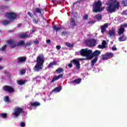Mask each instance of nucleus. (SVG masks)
Masks as SVG:
<instances>
[{
	"mask_svg": "<svg viewBox=\"0 0 127 127\" xmlns=\"http://www.w3.org/2000/svg\"><path fill=\"white\" fill-rule=\"evenodd\" d=\"M76 54L79 55L80 54L81 56H84V57H87L88 59H92L93 56H95L96 58L101 54V51L98 50H96L93 53V51L91 50H89L88 48L83 49L79 52H77Z\"/></svg>",
	"mask_w": 127,
	"mask_h": 127,
	"instance_id": "f257e3e1",
	"label": "nucleus"
},
{
	"mask_svg": "<svg viewBox=\"0 0 127 127\" xmlns=\"http://www.w3.org/2000/svg\"><path fill=\"white\" fill-rule=\"evenodd\" d=\"M120 7V2L117 0H109L108 3L107 10L110 13H113L116 11V9Z\"/></svg>",
	"mask_w": 127,
	"mask_h": 127,
	"instance_id": "f03ea898",
	"label": "nucleus"
},
{
	"mask_svg": "<svg viewBox=\"0 0 127 127\" xmlns=\"http://www.w3.org/2000/svg\"><path fill=\"white\" fill-rule=\"evenodd\" d=\"M44 60L45 58L43 54L39 55L37 57V64L34 68V69L36 72H38V71L40 70H42V69H43V64L44 63Z\"/></svg>",
	"mask_w": 127,
	"mask_h": 127,
	"instance_id": "7ed1b4c3",
	"label": "nucleus"
},
{
	"mask_svg": "<svg viewBox=\"0 0 127 127\" xmlns=\"http://www.w3.org/2000/svg\"><path fill=\"white\" fill-rule=\"evenodd\" d=\"M102 6V1L99 0L98 1H95L93 5V12H100L102 10L105 9V7Z\"/></svg>",
	"mask_w": 127,
	"mask_h": 127,
	"instance_id": "20e7f679",
	"label": "nucleus"
},
{
	"mask_svg": "<svg viewBox=\"0 0 127 127\" xmlns=\"http://www.w3.org/2000/svg\"><path fill=\"white\" fill-rule=\"evenodd\" d=\"M7 43L9 44L10 47L11 48H14L15 46H18V47H20V46H22V45H24V41H21L20 42H18L16 44V41L13 40H9L7 41Z\"/></svg>",
	"mask_w": 127,
	"mask_h": 127,
	"instance_id": "39448f33",
	"label": "nucleus"
},
{
	"mask_svg": "<svg viewBox=\"0 0 127 127\" xmlns=\"http://www.w3.org/2000/svg\"><path fill=\"white\" fill-rule=\"evenodd\" d=\"M23 113V109L19 107H16L12 113V116L16 119L20 116V114Z\"/></svg>",
	"mask_w": 127,
	"mask_h": 127,
	"instance_id": "423d86ee",
	"label": "nucleus"
},
{
	"mask_svg": "<svg viewBox=\"0 0 127 127\" xmlns=\"http://www.w3.org/2000/svg\"><path fill=\"white\" fill-rule=\"evenodd\" d=\"M97 44H98L97 40L94 39H88L86 41V45L90 47H94V46H96Z\"/></svg>",
	"mask_w": 127,
	"mask_h": 127,
	"instance_id": "0eeeda50",
	"label": "nucleus"
},
{
	"mask_svg": "<svg viewBox=\"0 0 127 127\" xmlns=\"http://www.w3.org/2000/svg\"><path fill=\"white\" fill-rule=\"evenodd\" d=\"M127 27V24H124L120 26V28L118 29V34L119 35H122L125 32V28Z\"/></svg>",
	"mask_w": 127,
	"mask_h": 127,
	"instance_id": "6e6552de",
	"label": "nucleus"
},
{
	"mask_svg": "<svg viewBox=\"0 0 127 127\" xmlns=\"http://www.w3.org/2000/svg\"><path fill=\"white\" fill-rule=\"evenodd\" d=\"M5 16L10 19H15V17H16V14L13 12H7Z\"/></svg>",
	"mask_w": 127,
	"mask_h": 127,
	"instance_id": "1a4fd4ad",
	"label": "nucleus"
},
{
	"mask_svg": "<svg viewBox=\"0 0 127 127\" xmlns=\"http://www.w3.org/2000/svg\"><path fill=\"white\" fill-rule=\"evenodd\" d=\"M3 89L5 92H8V93H12L13 92L14 89L12 87L9 86H4L3 87Z\"/></svg>",
	"mask_w": 127,
	"mask_h": 127,
	"instance_id": "9d476101",
	"label": "nucleus"
},
{
	"mask_svg": "<svg viewBox=\"0 0 127 127\" xmlns=\"http://www.w3.org/2000/svg\"><path fill=\"white\" fill-rule=\"evenodd\" d=\"M71 63H73V64L74 65H75L76 68L79 70V69H80V63L79 62V61H78V60L77 59H74L72 61H71Z\"/></svg>",
	"mask_w": 127,
	"mask_h": 127,
	"instance_id": "9b49d317",
	"label": "nucleus"
},
{
	"mask_svg": "<svg viewBox=\"0 0 127 127\" xmlns=\"http://www.w3.org/2000/svg\"><path fill=\"white\" fill-rule=\"evenodd\" d=\"M29 32H26V33L21 34L19 36L20 38H29V37H32V36L28 34Z\"/></svg>",
	"mask_w": 127,
	"mask_h": 127,
	"instance_id": "f8f14e48",
	"label": "nucleus"
},
{
	"mask_svg": "<svg viewBox=\"0 0 127 127\" xmlns=\"http://www.w3.org/2000/svg\"><path fill=\"white\" fill-rule=\"evenodd\" d=\"M109 26L108 23H106L104 25L101 26V32L102 33H104L106 31V29L108 28V27Z\"/></svg>",
	"mask_w": 127,
	"mask_h": 127,
	"instance_id": "ddd939ff",
	"label": "nucleus"
},
{
	"mask_svg": "<svg viewBox=\"0 0 127 127\" xmlns=\"http://www.w3.org/2000/svg\"><path fill=\"white\" fill-rule=\"evenodd\" d=\"M63 77V74H60L58 76H56L55 77L53 78L52 81H51V83H53V82H55V81H57V80H59L61 78H62Z\"/></svg>",
	"mask_w": 127,
	"mask_h": 127,
	"instance_id": "4468645a",
	"label": "nucleus"
},
{
	"mask_svg": "<svg viewBox=\"0 0 127 127\" xmlns=\"http://www.w3.org/2000/svg\"><path fill=\"white\" fill-rule=\"evenodd\" d=\"M109 34L110 37L115 36V35H116V30L114 28H112V30L109 31Z\"/></svg>",
	"mask_w": 127,
	"mask_h": 127,
	"instance_id": "2eb2a0df",
	"label": "nucleus"
},
{
	"mask_svg": "<svg viewBox=\"0 0 127 127\" xmlns=\"http://www.w3.org/2000/svg\"><path fill=\"white\" fill-rule=\"evenodd\" d=\"M81 81H82V79L78 78V79H77L72 81L71 83L73 85H76V84H80V83H81Z\"/></svg>",
	"mask_w": 127,
	"mask_h": 127,
	"instance_id": "dca6fc26",
	"label": "nucleus"
},
{
	"mask_svg": "<svg viewBox=\"0 0 127 127\" xmlns=\"http://www.w3.org/2000/svg\"><path fill=\"white\" fill-rule=\"evenodd\" d=\"M17 60L19 63H22V62H25L26 60V58L25 57L18 58Z\"/></svg>",
	"mask_w": 127,
	"mask_h": 127,
	"instance_id": "f3484780",
	"label": "nucleus"
},
{
	"mask_svg": "<svg viewBox=\"0 0 127 127\" xmlns=\"http://www.w3.org/2000/svg\"><path fill=\"white\" fill-rule=\"evenodd\" d=\"M70 23L71 26H72V27L76 26V22L75 21V20L73 18L71 19Z\"/></svg>",
	"mask_w": 127,
	"mask_h": 127,
	"instance_id": "a211bd4d",
	"label": "nucleus"
},
{
	"mask_svg": "<svg viewBox=\"0 0 127 127\" xmlns=\"http://www.w3.org/2000/svg\"><path fill=\"white\" fill-rule=\"evenodd\" d=\"M119 40L120 42L126 41V40H127V37L126 35H123L122 37H121L119 38Z\"/></svg>",
	"mask_w": 127,
	"mask_h": 127,
	"instance_id": "6ab92c4d",
	"label": "nucleus"
},
{
	"mask_svg": "<svg viewBox=\"0 0 127 127\" xmlns=\"http://www.w3.org/2000/svg\"><path fill=\"white\" fill-rule=\"evenodd\" d=\"M62 90V87L61 86L58 87L56 88H55L53 91L54 92H56V93H58V92H60Z\"/></svg>",
	"mask_w": 127,
	"mask_h": 127,
	"instance_id": "aec40b11",
	"label": "nucleus"
},
{
	"mask_svg": "<svg viewBox=\"0 0 127 127\" xmlns=\"http://www.w3.org/2000/svg\"><path fill=\"white\" fill-rule=\"evenodd\" d=\"M53 28L54 30H56V31H58V30H60V29H61V26L55 25L53 26Z\"/></svg>",
	"mask_w": 127,
	"mask_h": 127,
	"instance_id": "412c9836",
	"label": "nucleus"
},
{
	"mask_svg": "<svg viewBox=\"0 0 127 127\" xmlns=\"http://www.w3.org/2000/svg\"><path fill=\"white\" fill-rule=\"evenodd\" d=\"M31 106H32V107H37L38 106H40V103L39 102H32L31 103Z\"/></svg>",
	"mask_w": 127,
	"mask_h": 127,
	"instance_id": "4be33fe9",
	"label": "nucleus"
},
{
	"mask_svg": "<svg viewBox=\"0 0 127 127\" xmlns=\"http://www.w3.org/2000/svg\"><path fill=\"white\" fill-rule=\"evenodd\" d=\"M98 61V58H94L92 61H91V66L93 67L94 65L96 64V62Z\"/></svg>",
	"mask_w": 127,
	"mask_h": 127,
	"instance_id": "5701e85b",
	"label": "nucleus"
},
{
	"mask_svg": "<svg viewBox=\"0 0 127 127\" xmlns=\"http://www.w3.org/2000/svg\"><path fill=\"white\" fill-rule=\"evenodd\" d=\"M56 72L58 74H60V73H62L63 72H64V69L62 68H59L56 70Z\"/></svg>",
	"mask_w": 127,
	"mask_h": 127,
	"instance_id": "b1692460",
	"label": "nucleus"
},
{
	"mask_svg": "<svg viewBox=\"0 0 127 127\" xmlns=\"http://www.w3.org/2000/svg\"><path fill=\"white\" fill-rule=\"evenodd\" d=\"M56 65V63L55 62H52V63H50L48 66H47V68H51V67H53V66Z\"/></svg>",
	"mask_w": 127,
	"mask_h": 127,
	"instance_id": "393cba45",
	"label": "nucleus"
},
{
	"mask_svg": "<svg viewBox=\"0 0 127 127\" xmlns=\"http://www.w3.org/2000/svg\"><path fill=\"white\" fill-rule=\"evenodd\" d=\"M94 18H95V19H97V20H101V19H102V15L101 14H98V15H96Z\"/></svg>",
	"mask_w": 127,
	"mask_h": 127,
	"instance_id": "a878e982",
	"label": "nucleus"
},
{
	"mask_svg": "<svg viewBox=\"0 0 127 127\" xmlns=\"http://www.w3.org/2000/svg\"><path fill=\"white\" fill-rule=\"evenodd\" d=\"M1 23H2V24H3V25H7V24L9 23V21L6 20L4 21H1Z\"/></svg>",
	"mask_w": 127,
	"mask_h": 127,
	"instance_id": "bb28decb",
	"label": "nucleus"
},
{
	"mask_svg": "<svg viewBox=\"0 0 127 127\" xmlns=\"http://www.w3.org/2000/svg\"><path fill=\"white\" fill-rule=\"evenodd\" d=\"M106 55H107L108 58H112L114 57V54L112 53H106Z\"/></svg>",
	"mask_w": 127,
	"mask_h": 127,
	"instance_id": "cd10ccee",
	"label": "nucleus"
},
{
	"mask_svg": "<svg viewBox=\"0 0 127 127\" xmlns=\"http://www.w3.org/2000/svg\"><path fill=\"white\" fill-rule=\"evenodd\" d=\"M102 60H104V61L109 59V58H108V56L106 54L104 55H102Z\"/></svg>",
	"mask_w": 127,
	"mask_h": 127,
	"instance_id": "c85d7f7f",
	"label": "nucleus"
},
{
	"mask_svg": "<svg viewBox=\"0 0 127 127\" xmlns=\"http://www.w3.org/2000/svg\"><path fill=\"white\" fill-rule=\"evenodd\" d=\"M7 115L5 113H3L1 114H0V117L2 118V119H5L7 117Z\"/></svg>",
	"mask_w": 127,
	"mask_h": 127,
	"instance_id": "c756f323",
	"label": "nucleus"
},
{
	"mask_svg": "<svg viewBox=\"0 0 127 127\" xmlns=\"http://www.w3.org/2000/svg\"><path fill=\"white\" fill-rule=\"evenodd\" d=\"M5 48H6V45L1 47V48L0 49V51H1V52H3V51L5 50Z\"/></svg>",
	"mask_w": 127,
	"mask_h": 127,
	"instance_id": "7c9ffc66",
	"label": "nucleus"
},
{
	"mask_svg": "<svg viewBox=\"0 0 127 127\" xmlns=\"http://www.w3.org/2000/svg\"><path fill=\"white\" fill-rule=\"evenodd\" d=\"M35 31H36V28L33 27V29H32L30 31V34H32V33H34V32H35Z\"/></svg>",
	"mask_w": 127,
	"mask_h": 127,
	"instance_id": "2f4dec72",
	"label": "nucleus"
},
{
	"mask_svg": "<svg viewBox=\"0 0 127 127\" xmlns=\"http://www.w3.org/2000/svg\"><path fill=\"white\" fill-rule=\"evenodd\" d=\"M122 3L124 6H127V0H123Z\"/></svg>",
	"mask_w": 127,
	"mask_h": 127,
	"instance_id": "473e14b6",
	"label": "nucleus"
},
{
	"mask_svg": "<svg viewBox=\"0 0 127 127\" xmlns=\"http://www.w3.org/2000/svg\"><path fill=\"white\" fill-rule=\"evenodd\" d=\"M4 100L6 103H8V102H9V98H8V97L7 96H5Z\"/></svg>",
	"mask_w": 127,
	"mask_h": 127,
	"instance_id": "72a5a7b5",
	"label": "nucleus"
},
{
	"mask_svg": "<svg viewBox=\"0 0 127 127\" xmlns=\"http://www.w3.org/2000/svg\"><path fill=\"white\" fill-rule=\"evenodd\" d=\"M24 81H22V80H19L18 81V85H23V84H24Z\"/></svg>",
	"mask_w": 127,
	"mask_h": 127,
	"instance_id": "f704fd0d",
	"label": "nucleus"
},
{
	"mask_svg": "<svg viewBox=\"0 0 127 127\" xmlns=\"http://www.w3.org/2000/svg\"><path fill=\"white\" fill-rule=\"evenodd\" d=\"M98 48H100V49H104L106 48V46L102 45H98Z\"/></svg>",
	"mask_w": 127,
	"mask_h": 127,
	"instance_id": "c9c22d12",
	"label": "nucleus"
},
{
	"mask_svg": "<svg viewBox=\"0 0 127 127\" xmlns=\"http://www.w3.org/2000/svg\"><path fill=\"white\" fill-rule=\"evenodd\" d=\"M35 11L36 12L41 14V10H40V9H39V8H36Z\"/></svg>",
	"mask_w": 127,
	"mask_h": 127,
	"instance_id": "e433bc0d",
	"label": "nucleus"
},
{
	"mask_svg": "<svg viewBox=\"0 0 127 127\" xmlns=\"http://www.w3.org/2000/svg\"><path fill=\"white\" fill-rule=\"evenodd\" d=\"M65 45L66 46H67V47H73V44H71L69 43H66Z\"/></svg>",
	"mask_w": 127,
	"mask_h": 127,
	"instance_id": "4c0bfd02",
	"label": "nucleus"
},
{
	"mask_svg": "<svg viewBox=\"0 0 127 127\" xmlns=\"http://www.w3.org/2000/svg\"><path fill=\"white\" fill-rule=\"evenodd\" d=\"M33 23H36V24H37V23H38V22H39V19H34L33 20Z\"/></svg>",
	"mask_w": 127,
	"mask_h": 127,
	"instance_id": "58836bf2",
	"label": "nucleus"
},
{
	"mask_svg": "<svg viewBox=\"0 0 127 127\" xmlns=\"http://www.w3.org/2000/svg\"><path fill=\"white\" fill-rule=\"evenodd\" d=\"M20 74H21V75H23V74H25V70L23 69L20 70Z\"/></svg>",
	"mask_w": 127,
	"mask_h": 127,
	"instance_id": "ea45409f",
	"label": "nucleus"
},
{
	"mask_svg": "<svg viewBox=\"0 0 127 127\" xmlns=\"http://www.w3.org/2000/svg\"><path fill=\"white\" fill-rule=\"evenodd\" d=\"M31 44H32V43L31 42L27 43L25 45V47H27V46H30V45H31Z\"/></svg>",
	"mask_w": 127,
	"mask_h": 127,
	"instance_id": "a19ab883",
	"label": "nucleus"
},
{
	"mask_svg": "<svg viewBox=\"0 0 127 127\" xmlns=\"http://www.w3.org/2000/svg\"><path fill=\"white\" fill-rule=\"evenodd\" d=\"M2 73L4 74L5 75H8L9 76V75H10L9 73H8L7 72H6V71L4 70L3 71H2Z\"/></svg>",
	"mask_w": 127,
	"mask_h": 127,
	"instance_id": "79ce46f5",
	"label": "nucleus"
},
{
	"mask_svg": "<svg viewBox=\"0 0 127 127\" xmlns=\"http://www.w3.org/2000/svg\"><path fill=\"white\" fill-rule=\"evenodd\" d=\"M0 8H1V9H5L6 8H7V6L2 5L1 6Z\"/></svg>",
	"mask_w": 127,
	"mask_h": 127,
	"instance_id": "37998d69",
	"label": "nucleus"
},
{
	"mask_svg": "<svg viewBox=\"0 0 127 127\" xmlns=\"http://www.w3.org/2000/svg\"><path fill=\"white\" fill-rule=\"evenodd\" d=\"M106 45H107V42L105 40H103L102 42V45H103V46H106Z\"/></svg>",
	"mask_w": 127,
	"mask_h": 127,
	"instance_id": "c03bdc74",
	"label": "nucleus"
},
{
	"mask_svg": "<svg viewBox=\"0 0 127 127\" xmlns=\"http://www.w3.org/2000/svg\"><path fill=\"white\" fill-rule=\"evenodd\" d=\"M20 126V127H25V123H24L23 122H21Z\"/></svg>",
	"mask_w": 127,
	"mask_h": 127,
	"instance_id": "a18cd8bd",
	"label": "nucleus"
},
{
	"mask_svg": "<svg viewBox=\"0 0 127 127\" xmlns=\"http://www.w3.org/2000/svg\"><path fill=\"white\" fill-rule=\"evenodd\" d=\"M28 15H29V16H30V17H33V14H32V13H31L30 12H28Z\"/></svg>",
	"mask_w": 127,
	"mask_h": 127,
	"instance_id": "49530a36",
	"label": "nucleus"
},
{
	"mask_svg": "<svg viewBox=\"0 0 127 127\" xmlns=\"http://www.w3.org/2000/svg\"><path fill=\"white\" fill-rule=\"evenodd\" d=\"M88 15H87V14H86V15H85L83 16V19L86 20L88 19Z\"/></svg>",
	"mask_w": 127,
	"mask_h": 127,
	"instance_id": "de8ad7c7",
	"label": "nucleus"
},
{
	"mask_svg": "<svg viewBox=\"0 0 127 127\" xmlns=\"http://www.w3.org/2000/svg\"><path fill=\"white\" fill-rule=\"evenodd\" d=\"M34 43H35V44H38L39 43V42L38 41V40H37V39H36L34 41Z\"/></svg>",
	"mask_w": 127,
	"mask_h": 127,
	"instance_id": "09e8293b",
	"label": "nucleus"
},
{
	"mask_svg": "<svg viewBox=\"0 0 127 127\" xmlns=\"http://www.w3.org/2000/svg\"><path fill=\"white\" fill-rule=\"evenodd\" d=\"M56 48H57V50H60V49H61V46H59V45L57 46Z\"/></svg>",
	"mask_w": 127,
	"mask_h": 127,
	"instance_id": "8fccbe9b",
	"label": "nucleus"
},
{
	"mask_svg": "<svg viewBox=\"0 0 127 127\" xmlns=\"http://www.w3.org/2000/svg\"><path fill=\"white\" fill-rule=\"evenodd\" d=\"M123 14H124V15H127V10L124 11Z\"/></svg>",
	"mask_w": 127,
	"mask_h": 127,
	"instance_id": "3c124183",
	"label": "nucleus"
},
{
	"mask_svg": "<svg viewBox=\"0 0 127 127\" xmlns=\"http://www.w3.org/2000/svg\"><path fill=\"white\" fill-rule=\"evenodd\" d=\"M112 50L113 51H117V48L116 47H112Z\"/></svg>",
	"mask_w": 127,
	"mask_h": 127,
	"instance_id": "603ef678",
	"label": "nucleus"
},
{
	"mask_svg": "<svg viewBox=\"0 0 127 127\" xmlns=\"http://www.w3.org/2000/svg\"><path fill=\"white\" fill-rule=\"evenodd\" d=\"M46 42H47V43H48V44H49V43H51V40H46Z\"/></svg>",
	"mask_w": 127,
	"mask_h": 127,
	"instance_id": "864d4df0",
	"label": "nucleus"
},
{
	"mask_svg": "<svg viewBox=\"0 0 127 127\" xmlns=\"http://www.w3.org/2000/svg\"><path fill=\"white\" fill-rule=\"evenodd\" d=\"M69 68H72L73 67V65L72 64H69L68 65Z\"/></svg>",
	"mask_w": 127,
	"mask_h": 127,
	"instance_id": "5fc2aeb1",
	"label": "nucleus"
},
{
	"mask_svg": "<svg viewBox=\"0 0 127 127\" xmlns=\"http://www.w3.org/2000/svg\"><path fill=\"white\" fill-rule=\"evenodd\" d=\"M95 21H90L88 22V23L91 24V23H94Z\"/></svg>",
	"mask_w": 127,
	"mask_h": 127,
	"instance_id": "6e6d98bb",
	"label": "nucleus"
},
{
	"mask_svg": "<svg viewBox=\"0 0 127 127\" xmlns=\"http://www.w3.org/2000/svg\"><path fill=\"white\" fill-rule=\"evenodd\" d=\"M66 32H63V33H62V35H64V36H65V35H66Z\"/></svg>",
	"mask_w": 127,
	"mask_h": 127,
	"instance_id": "4d7b16f0",
	"label": "nucleus"
},
{
	"mask_svg": "<svg viewBox=\"0 0 127 127\" xmlns=\"http://www.w3.org/2000/svg\"><path fill=\"white\" fill-rule=\"evenodd\" d=\"M3 69V66L0 65V70Z\"/></svg>",
	"mask_w": 127,
	"mask_h": 127,
	"instance_id": "13d9d810",
	"label": "nucleus"
},
{
	"mask_svg": "<svg viewBox=\"0 0 127 127\" xmlns=\"http://www.w3.org/2000/svg\"><path fill=\"white\" fill-rule=\"evenodd\" d=\"M77 60L78 61L79 60L80 61H82L84 60V59H78Z\"/></svg>",
	"mask_w": 127,
	"mask_h": 127,
	"instance_id": "bf43d9fd",
	"label": "nucleus"
},
{
	"mask_svg": "<svg viewBox=\"0 0 127 127\" xmlns=\"http://www.w3.org/2000/svg\"><path fill=\"white\" fill-rule=\"evenodd\" d=\"M21 25V24H18V27H19Z\"/></svg>",
	"mask_w": 127,
	"mask_h": 127,
	"instance_id": "052dcab7",
	"label": "nucleus"
},
{
	"mask_svg": "<svg viewBox=\"0 0 127 127\" xmlns=\"http://www.w3.org/2000/svg\"><path fill=\"white\" fill-rule=\"evenodd\" d=\"M1 60H2V59L1 58H0V61H1Z\"/></svg>",
	"mask_w": 127,
	"mask_h": 127,
	"instance_id": "680f3d73",
	"label": "nucleus"
}]
</instances>
